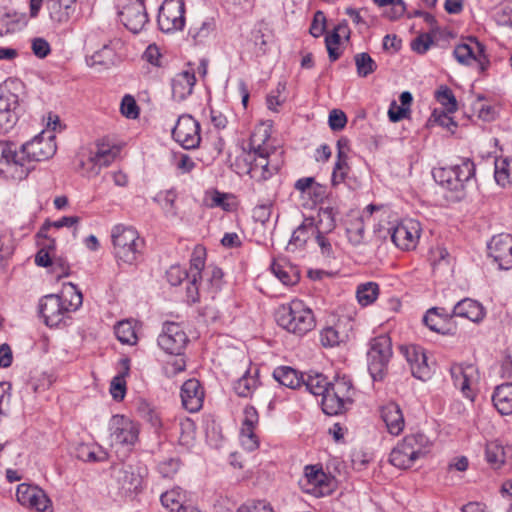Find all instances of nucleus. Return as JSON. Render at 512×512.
I'll list each match as a JSON object with an SVG mask.
<instances>
[{"label": "nucleus", "instance_id": "obj_1", "mask_svg": "<svg viewBox=\"0 0 512 512\" xmlns=\"http://www.w3.org/2000/svg\"><path fill=\"white\" fill-rule=\"evenodd\" d=\"M275 150L271 141V126L261 123L252 132L247 147L242 143L230 153V167L240 176L249 175L258 182L267 180L278 170L269 160Z\"/></svg>", "mask_w": 512, "mask_h": 512}, {"label": "nucleus", "instance_id": "obj_2", "mask_svg": "<svg viewBox=\"0 0 512 512\" xmlns=\"http://www.w3.org/2000/svg\"><path fill=\"white\" fill-rule=\"evenodd\" d=\"M83 302L82 293L73 283L65 284L61 294H48L39 302V313L49 327H57Z\"/></svg>", "mask_w": 512, "mask_h": 512}, {"label": "nucleus", "instance_id": "obj_3", "mask_svg": "<svg viewBox=\"0 0 512 512\" xmlns=\"http://www.w3.org/2000/svg\"><path fill=\"white\" fill-rule=\"evenodd\" d=\"M275 317L280 327L297 336L307 334L316 326L313 311L298 299L281 305L277 309Z\"/></svg>", "mask_w": 512, "mask_h": 512}, {"label": "nucleus", "instance_id": "obj_4", "mask_svg": "<svg viewBox=\"0 0 512 512\" xmlns=\"http://www.w3.org/2000/svg\"><path fill=\"white\" fill-rule=\"evenodd\" d=\"M57 150L55 135L52 132H41L31 140L21 145L22 170L21 177L27 175L34 169L35 164L52 158Z\"/></svg>", "mask_w": 512, "mask_h": 512}, {"label": "nucleus", "instance_id": "obj_5", "mask_svg": "<svg viewBox=\"0 0 512 512\" xmlns=\"http://www.w3.org/2000/svg\"><path fill=\"white\" fill-rule=\"evenodd\" d=\"M111 239L115 257L127 264L137 262L143 240L139 237L137 230L132 226L118 224L112 228Z\"/></svg>", "mask_w": 512, "mask_h": 512}, {"label": "nucleus", "instance_id": "obj_6", "mask_svg": "<svg viewBox=\"0 0 512 512\" xmlns=\"http://www.w3.org/2000/svg\"><path fill=\"white\" fill-rule=\"evenodd\" d=\"M392 355V342L388 335H379L370 340L367 362L368 371L374 381L385 378Z\"/></svg>", "mask_w": 512, "mask_h": 512}, {"label": "nucleus", "instance_id": "obj_7", "mask_svg": "<svg viewBox=\"0 0 512 512\" xmlns=\"http://www.w3.org/2000/svg\"><path fill=\"white\" fill-rule=\"evenodd\" d=\"M108 429L111 446L130 448L138 441V424L124 415H113L109 420Z\"/></svg>", "mask_w": 512, "mask_h": 512}, {"label": "nucleus", "instance_id": "obj_8", "mask_svg": "<svg viewBox=\"0 0 512 512\" xmlns=\"http://www.w3.org/2000/svg\"><path fill=\"white\" fill-rule=\"evenodd\" d=\"M147 468L140 464H124L115 471V480L120 492L125 496L138 494L142 491Z\"/></svg>", "mask_w": 512, "mask_h": 512}, {"label": "nucleus", "instance_id": "obj_9", "mask_svg": "<svg viewBox=\"0 0 512 512\" xmlns=\"http://www.w3.org/2000/svg\"><path fill=\"white\" fill-rule=\"evenodd\" d=\"M453 55L462 65L476 64L480 73L485 72L490 65L485 45L475 37H469L467 42L458 44L454 48Z\"/></svg>", "mask_w": 512, "mask_h": 512}, {"label": "nucleus", "instance_id": "obj_10", "mask_svg": "<svg viewBox=\"0 0 512 512\" xmlns=\"http://www.w3.org/2000/svg\"><path fill=\"white\" fill-rule=\"evenodd\" d=\"M157 22L164 33L181 31L185 26L184 0H164L159 9Z\"/></svg>", "mask_w": 512, "mask_h": 512}, {"label": "nucleus", "instance_id": "obj_11", "mask_svg": "<svg viewBox=\"0 0 512 512\" xmlns=\"http://www.w3.org/2000/svg\"><path fill=\"white\" fill-rule=\"evenodd\" d=\"M172 137L184 149H194L201 141L200 125L192 116L182 115L172 130Z\"/></svg>", "mask_w": 512, "mask_h": 512}, {"label": "nucleus", "instance_id": "obj_12", "mask_svg": "<svg viewBox=\"0 0 512 512\" xmlns=\"http://www.w3.org/2000/svg\"><path fill=\"white\" fill-rule=\"evenodd\" d=\"M189 339L178 323H165L162 333L158 337V345L166 353L180 356Z\"/></svg>", "mask_w": 512, "mask_h": 512}, {"label": "nucleus", "instance_id": "obj_13", "mask_svg": "<svg viewBox=\"0 0 512 512\" xmlns=\"http://www.w3.org/2000/svg\"><path fill=\"white\" fill-rule=\"evenodd\" d=\"M328 482L329 477L321 466L307 465L299 485L305 492L320 497L328 491Z\"/></svg>", "mask_w": 512, "mask_h": 512}, {"label": "nucleus", "instance_id": "obj_14", "mask_svg": "<svg viewBox=\"0 0 512 512\" xmlns=\"http://www.w3.org/2000/svg\"><path fill=\"white\" fill-rule=\"evenodd\" d=\"M17 501L26 507L33 508L38 512L50 510L51 501L41 488L22 483L16 490Z\"/></svg>", "mask_w": 512, "mask_h": 512}, {"label": "nucleus", "instance_id": "obj_15", "mask_svg": "<svg viewBox=\"0 0 512 512\" xmlns=\"http://www.w3.org/2000/svg\"><path fill=\"white\" fill-rule=\"evenodd\" d=\"M120 20L133 33H139L148 22L145 4L141 0H129L119 12Z\"/></svg>", "mask_w": 512, "mask_h": 512}, {"label": "nucleus", "instance_id": "obj_16", "mask_svg": "<svg viewBox=\"0 0 512 512\" xmlns=\"http://www.w3.org/2000/svg\"><path fill=\"white\" fill-rule=\"evenodd\" d=\"M488 251L500 269L508 270L512 267V235L502 233L493 236L488 243Z\"/></svg>", "mask_w": 512, "mask_h": 512}, {"label": "nucleus", "instance_id": "obj_17", "mask_svg": "<svg viewBox=\"0 0 512 512\" xmlns=\"http://www.w3.org/2000/svg\"><path fill=\"white\" fill-rule=\"evenodd\" d=\"M419 236V222L410 219L401 222L393 229L391 239L397 247L410 250L416 246Z\"/></svg>", "mask_w": 512, "mask_h": 512}, {"label": "nucleus", "instance_id": "obj_18", "mask_svg": "<svg viewBox=\"0 0 512 512\" xmlns=\"http://www.w3.org/2000/svg\"><path fill=\"white\" fill-rule=\"evenodd\" d=\"M115 156L116 152L108 145L97 144L95 151H90L88 158L81 161V165L88 177L96 176L100 173L102 167L113 162Z\"/></svg>", "mask_w": 512, "mask_h": 512}, {"label": "nucleus", "instance_id": "obj_19", "mask_svg": "<svg viewBox=\"0 0 512 512\" xmlns=\"http://www.w3.org/2000/svg\"><path fill=\"white\" fill-rule=\"evenodd\" d=\"M18 96L7 92L0 95V132L8 133L16 125L19 118Z\"/></svg>", "mask_w": 512, "mask_h": 512}, {"label": "nucleus", "instance_id": "obj_20", "mask_svg": "<svg viewBox=\"0 0 512 512\" xmlns=\"http://www.w3.org/2000/svg\"><path fill=\"white\" fill-rule=\"evenodd\" d=\"M180 396L182 406L191 413L198 412L203 406L204 390L195 378L188 379L183 383Z\"/></svg>", "mask_w": 512, "mask_h": 512}, {"label": "nucleus", "instance_id": "obj_21", "mask_svg": "<svg viewBox=\"0 0 512 512\" xmlns=\"http://www.w3.org/2000/svg\"><path fill=\"white\" fill-rule=\"evenodd\" d=\"M21 146L9 141H0V170L3 167L12 171L14 177L22 179V160Z\"/></svg>", "mask_w": 512, "mask_h": 512}, {"label": "nucleus", "instance_id": "obj_22", "mask_svg": "<svg viewBox=\"0 0 512 512\" xmlns=\"http://www.w3.org/2000/svg\"><path fill=\"white\" fill-rule=\"evenodd\" d=\"M476 373V368L472 364L467 363H454L450 367V374L453 384L458 388L465 397L472 396L470 384Z\"/></svg>", "mask_w": 512, "mask_h": 512}, {"label": "nucleus", "instance_id": "obj_23", "mask_svg": "<svg viewBox=\"0 0 512 512\" xmlns=\"http://www.w3.org/2000/svg\"><path fill=\"white\" fill-rule=\"evenodd\" d=\"M452 316L465 318L473 323H480L485 318L486 311L480 302L471 298H464L455 304Z\"/></svg>", "mask_w": 512, "mask_h": 512}, {"label": "nucleus", "instance_id": "obj_24", "mask_svg": "<svg viewBox=\"0 0 512 512\" xmlns=\"http://www.w3.org/2000/svg\"><path fill=\"white\" fill-rule=\"evenodd\" d=\"M380 416L390 434L397 436L403 431L405 420L402 410L397 403L389 402L383 405L380 409Z\"/></svg>", "mask_w": 512, "mask_h": 512}, {"label": "nucleus", "instance_id": "obj_25", "mask_svg": "<svg viewBox=\"0 0 512 512\" xmlns=\"http://www.w3.org/2000/svg\"><path fill=\"white\" fill-rule=\"evenodd\" d=\"M76 0H46L45 9L50 20L58 25L65 24L75 11Z\"/></svg>", "mask_w": 512, "mask_h": 512}, {"label": "nucleus", "instance_id": "obj_26", "mask_svg": "<svg viewBox=\"0 0 512 512\" xmlns=\"http://www.w3.org/2000/svg\"><path fill=\"white\" fill-rule=\"evenodd\" d=\"M196 83L194 72L185 70L176 74L171 81L172 96L177 101L185 100L193 91Z\"/></svg>", "mask_w": 512, "mask_h": 512}, {"label": "nucleus", "instance_id": "obj_27", "mask_svg": "<svg viewBox=\"0 0 512 512\" xmlns=\"http://www.w3.org/2000/svg\"><path fill=\"white\" fill-rule=\"evenodd\" d=\"M485 455L488 463L499 469L512 462V445H502L497 441L486 445Z\"/></svg>", "mask_w": 512, "mask_h": 512}, {"label": "nucleus", "instance_id": "obj_28", "mask_svg": "<svg viewBox=\"0 0 512 512\" xmlns=\"http://www.w3.org/2000/svg\"><path fill=\"white\" fill-rule=\"evenodd\" d=\"M492 401L501 415L512 414V383L497 386L494 390Z\"/></svg>", "mask_w": 512, "mask_h": 512}, {"label": "nucleus", "instance_id": "obj_29", "mask_svg": "<svg viewBox=\"0 0 512 512\" xmlns=\"http://www.w3.org/2000/svg\"><path fill=\"white\" fill-rule=\"evenodd\" d=\"M273 378L282 386L296 389L304 382L303 374L290 366H279L273 371Z\"/></svg>", "mask_w": 512, "mask_h": 512}, {"label": "nucleus", "instance_id": "obj_30", "mask_svg": "<svg viewBox=\"0 0 512 512\" xmlns=\"http://www.w3.org/2000/svg\"><path fill=\"white\" fill-rule=\"evenodd\" d=\"M401 442H404L407 450L411 451L417 460L424 457L430 449L431 442L421 432L406 435Z\"/></svg>", "mask_w": 512, "mask_h": 512}, {"label": "nucleus", "instance_id": "obj_31", "mask_svg": "<svg viewBox=\"0 0 512 512\" xmlns=\"http://www.w3.org/2000/svg\"><path fill=\"white\" fill-rule=\"evenodd\" d=\"M322 410L327 415H338L344 412L347 409L348 405H351L346 400H342V397L336 395L331 389H328L327 392L322 397Z\"/></svg>", "mask_w": 512, "mask_h": 512}, {"label": "nucleus", "instance_id": "obj_32", "mask_svg": "<svg viewBox=\"0 0 512 512\" xmlns=\"http://www.w3.org/2000/svg\"><path fill=\"white\" fill-rule=\"evenodd\" d=\"M185 498V493L177 487L163 493L160 500L162 505L171 512H181L185 510Z\"/></svg>", "mask_w": 512, "mask_h": 512}, {"label": "nucleus", "instance_id": "obj_33", "mask_svg": "<svg viewBox=\"0 0 512 512\" xmlns=\"http://www.w3.org/2000/svg\"><path fill=\"white\" fill-rule=\"evenodd\" d=\"M411 451L407 450L404 442H400L390 453V463L400 469H407L411 467L417 460L413 455H410Z\"/></svg>", "mask_w": 512, "mask_h": 512}, {"label": "nucleus", "instance_id": "obj_34", "mask_svg": "<svg viewBox=\"0 0 512 512\" xmlns=\"http://www.w3.org/2000/svg\"><path fill=\"white\" fill-rule=\"evenodd\" d=\"M271 272L284 285H294L299 279L298 272L285 262L273 261L271 264Z\"/></svg>", "mask_w": 512, "mask_h": 512}, {"label": "nucleus", "instance_id": "obj_35", "mask_svg": "<svg viewBox=\"0 0 512 512\" xmlns=\"http://www.w3.org/2000/svg\"><path fill=\"white\" fill-rule=\"evenodd\" d=\"M314 234L316 235L314 220L312 218H305L303 223L293 231L289 245L302 247L305 245L310 235Z\"/></svg>", "mask_w": 512, "mask_h": 512}, {"label": "nucleus", "instance_id": "obj_36", "mask_svg": "<svg viewBox=\"0 0 512 512\" xmlns=\"http://www.w3.org/2000/svg\"><path fill=\"white\" fill-rule=\"evenodd\" d=\"M378 295L379 285L376 282L361 283L356 289L357 301L363 307L374 303Z\"/></svg>", "mask_w": 512, "mask_h": 512}, {"label": "nucleus", "instance_id": "obj_37", "mask_svg": "<svg viewBox=\"0 0 512 512\" xmlns=\"http://www.w3.org/2000/svg\"><path fill=\"white\" fill-rule=\"evenodd\" d=\"M435 180L451 191H461L462 184L458 182L453 166L441 168L434 173Z\"/></svg>", "mask_w": 512, "mask_h": 512}, {"label": "nucleus", "instance_id": "obj_38", "mask_svg": "<svg viewBox=\"0 0 512 512\" xmlns=\"http://www.w3.org/2000/svg\"><path fill=\"white\" fill-rule=\"evenodd\" d=\"M302 385H304L306 390L311 394L323 397L329 389L330 382L327 381L323 374L316 373L314 375H308L306 379L304 378Z\"/></svg>", "mask_w": 512, "mask_h": 512}, {"label": "nucleus", "instance_id": "obj_39", "mask_svg": "<svg viewBox=\"0 0 512 512\" xmlns=\"http://www.w3.org/2000/svg\"><path fill=\"white\" fill-rule=\"evenodd\" d=\"M494 178L502 187L512 184V159H501L495 162Z\"/></svg>", "mask_w": 512, "mask_h": 512}, {"label": "nucleus", "instance_id": "obj_40", "mask_svg": "<svg viewBox=\"0 0 512 512\" xmlns=\"http://www.w3.org/2000/svg\"><path fill=\"white\" fill-rule=\"evenodd\" d=\"M318 217V222L314 223L316 233L328 234L335 229V212L332 207L321 208Z\"/></svg>", "mask_w": 512, "mask_h": 512}, {"label": "nucleus", "instance_id": "obj_41", "mask_svg": "<svg viewBox=\"0 0 512 512\" xmlns=\"http://www.w3.org/2000/svg\"><path fill=\"white\" fill-rule=\"evenodd\" d=\"M347 339V334L339 331L338 325L328 326L320 332V342L324 347H335Z\"/></svg>", "mask_w": 512, "mask_h": 512}, {"label": "nucleus", "instance_id": "obj_42", "mask_svg": "<svg viewBox=\"0 0 512 512\" xmlns=\"http://www.w3.org/2000/svg\"><path fill=\"white\" fill-rule=\"evenodd\" d=\"M458 182L462 184V190L473 180L475 176V164L472 160L466 158L460 164L453 165Z\"/></svg>", "mask_w": 512, "mask_h": 512}, {"label": "nucleus", "instance_id": "obj_43", "mask_svg": "<svg viewBox=\"0 0 512 512\" xmlns=\"http://www.w3.org/2000/svg\"><path fill=\"white\" fill-rule=\"evenodd\" d=\"M257 386L258 379L246 371L245 374L235 382L233 389L238 396L247 398L252 396Z\"/></svg>", "mask_w": 512, "mask_h": 512}, {"label": "nucleus", "instance_id": "obj_44", "mask_svg": "<svg viewBox=\"0 0 512 512\" xmlns=\"http://www.w3.org/2000/svg\"><path fill=\"white\" fill-rule=\"evenodd\" d=\"M329 389L341 396L342 400H346L352 404L354 388L352 382L347 377H337L333 382H330Z\"/></svg>", "mask_w": 512, "mask_h": 512}, {"label": "nucleus", "instance_id": "obj_45", "mask_svg": "<svg viewBox=\"0 0 512 512\" xmlns=\"http://www.w3.org/2000/svg\"><path fill=\"white\" fill-rule=\"evenodd\" d=\"M117 339L123 344L134 345L137 343V335L132 323L128 320L118 322L114 328Z\"/></svg>", "mask_w": 512, "mask_h": 512}, {"label": "nucleus", "instance_id": "obj_46", "mask_svg": "<svg viewBox=\"0 0 512 512\" xmlns=\"http://www.w3.org/2000/svg\"><path fill=\"white\" fill-rule=\"evenodd\" d=\"M357 74L360 77H367L377 69L376 62L366 53H358L354 57Z\"/></svg>", "mask_w": 512, "mask_h": 512}, {"label": "nucleus", "instance_id": "obj_47", "mask_svg": "<svg viewBox=\"0 0 512 512\" xmlns=\"http://www.w3.org/2000/svg\"><path fill=\"white\" fill-rule=\"evenodd\" d=\"M205 248L198 245L195 247L192 257L190 259V270L189 274L191 277H194V280L201 278V271L205 265Z\"/></svg>", "mask_w": 512, "mask_h": 512}, {"label": "nucleus", "instance_id": "obj_48", "mask_svg": "<svg viewBox=\"0 0 512 512\" xmlns=\"http://www.w3.org/2000/svg\"><path fill=\"white\" fill-rule=\"evenodd\" d=\"M429 123L430 125L436 124L444 127L451 133H454L455 129L457 128V123L453 120L448 112L438 111L437 109H435L431 114Z\"/></svg>", "mask_w": 512, "mask_h": 512}, {"label": "nucleus", "instance_id": "obj_49", "mask_svg": "<svg viewBox=\"0 0 512 512\" xmlns=\"http://www.w3.org/2000/svg\"><path fill=\"white\" fill-rule=\"evenodd\" d=\"M177 195L173 190L159 192L153 200L157 202L167 213L175 215V200Z\"/></svg>", "mask_w": 512, "mask_h": 512}, {"label": "nucleus", "instance_id": "obj_50", "mask_svg": "<svg viewBox=\"0 0 512 512\" xmlns=\"http://www.w3.org/2000/svg\"><path fill=\"white\" fill-rule=\"evenodd\" d=\"M436 99L446 109L448 113H453L457 110L456 98L449 88H441L436 93Z\"/></svg>", "mask_w": 512, "mask_h": 512}, {"label": "nucleus", "instance_id": "obj_51", "mask_svg": "<svg viewBox=\"0 0 512 512\" xmlns=\"http://www.w3.org/2000/svg\"><path fill=\"white\" fill-rule=\"evenodd\" d=\"M374 2L380 7L391 5V11L387 12L386 15L392 20L401 17L406 10L403 0H374Z\"/></svg>", "mask_w": 512, "mask_h": 512}, {"label": "nucleus", "instance_id": "obj_52", "mask_svg": "<svg viewBox=\"0 0 512 512\" xmlns=\"http://www.w3.org/2000/svg\"><path fill=\"white\" fill-rule=\"evenodd\" d=\"M254 431L255 428L240 429L241 444L248 451H254L259 447V439Z\"/></svg>", "mask_w": 512, "mask_h": 512}, {"label": "nucleus", "instance_id": "obj_53", "mask_svg": "<svg viewBox=\"0 0 512 512\" xmlns=\"http://www.w3.org/2000/svg\"><path fill=\"white\" fill-rule=\"evenodd\" d=\"M411 373L415 378L427 380L431 375V368L427 363V356L424 354L419 360L412 364Z\"/></svg>", "mask_w": 512, "mask_h": 512}, {"label": "nucleus", "instance_id": "obj_54", "mask_svg": "<svg viewBox=\"0 0 512 512\" xmlns=\"http://www.w3.org/2000/svg\"><path fill=\"white\" fill-rule=\"evenodd\" d=\"M14 239L9 230L0 231V258H8L14 251Z\"/></svg>", "mask_w": 512, "mask_h": 512}, {"label": "nucleus", "instance_id": "obj_55", "mask_svg": "<svg viewBox=\"0 0 512 512\" xmlns=\"http://www.w3.org/2000/svg\"><path fill=\"white\" fill-rule=\"evenodd\" d=\"M120 110L122 115L129 119H136L139 116V107L135 99L130 95L123 97Z\"/></svg>", "mask_w": 512, "mask_h": 512}, {"label": "nucleus", "instance_id": "obj_56", "mask_svg": "<svg viewBox=\"0 0 512 512\" xmlns=\"http://www.w3.org/2000/svg\"><path fill=\"white\" fill-rule=\"evenodd\" d=\"M80 221V218L78 216H64L59 220L53 221V222H47L45 223L40 231L38 232V236L42 235L43 232H45L50 227L54 228H62V227H72L76 224H78Z\"/></svg>", "mask_w": 512, "mask_h": 512}, {"label": "nucleus", "instance_id": "obj_57", "mask_svg": "<svg viewBox=\"0 0 512 512\" xmlns=\"http://www.w3.org/2000/svg\"><path fill=\"white\" fill-rule=\"evenodd\" d=\"M203 203L209 208L220 207L224 209V193L217 189H209L205 192Z\"/></svg>", "mask_w": 512, "mask_h": 512}, {"label": "nucleus", "instance_id": "obj_58", "mask_svg": "<svg viewBox=\"0 0 512 512\" xmlns=\"http://www.w3.org/2000/svg\"><path fill=\"white\" fill-rule=\"evenodd\" d=\"M110 393L114 400H123L126 393V382L123 375H117L112 379Z\"/></svg>", "mask_w": 512, "mask_h": 512}, {"label": "nucleus", "instance_id": "obj_59", "mask_svg": "<svg viewBox=\"0 0 512 512\" xmlns=\"http://www.w3.org/2000/svg\"><path fill=\"white\" fill-rule=\"evenodd\" d=\"M140 416L153 427L160 426V418L157 412L146 402H141L138 407Z\"/></svg>", "mask_w": 512, "mask_h": 512}, {"label": "nucleus", "instance_id": "obj_60", "mask_svg": "<svg viewBox=\"0 0 512 512\" xmlns=\"http://www.w3.org/2000/svg\"><path fill=\"white\" fill-rule=\"evenodd\" d=\"M328 123L333 131H340L345 127L347 123V117L343 111L339 109H333L329 114Z\"/></svg>", "mask_w": 512, "mask_h": 512}, {"label": "nucleus", "instance_id": "obj_61", "mask_svg": "<svg viewBox=\"0 0 512 512\" xmlns=\"http://www.w3.org/2000/svg\"><path fill=\"white\" fill-rule=\"evenodd\" d=\"M189 272L183 270L180 266H171L167 271V279L171 285L176 286L181 284L184 279H190Z\"/></svg>", "mask_w": 512, "mask_h": 512}, {"label": "nucleus", "instance_id": "obj_62", "mask_svg": "<svg viewBox=\"0 0 512 512\" xmlns=\"http://www.w3.org/2000/svg\"><path fill=\"white\" fill-rule=\"evenodd\" d=\"M237 512H274L271 505L265 501H253L241 505Z\"/></svg>", "mask_w": 512, "mask_h": 512}, {"label": "nucleus", "instance_id": "obj_63", "mask_svg": "<svg viewBox=\"0 0 512 512\" xmlns=\"http://www.w3.org/2000/svg\"><path fill=\"white\" fill-rule=\"evenodd\" d=\"M410 114V108L398 105L396 101L390 104L388 110V117L391 122H398L404 118H407Z\"/></svg>", "mask_w": 512, "mask_h": 512}, {"label": "nucleus", "instance_id": "obj_64", "mask_svg": "<svg viewBox=\"0 0 512 512\" xmlns=\"http://www.w3.org/2000/svg\"><path fill=\"white\" fill-rule=\"evenodd\" d=\"M326 17L322 11H317L310 26V34L320 37L325 31Z\"/></svg>", "mask_w": 512, "mask_h": 512}]
</instances>
